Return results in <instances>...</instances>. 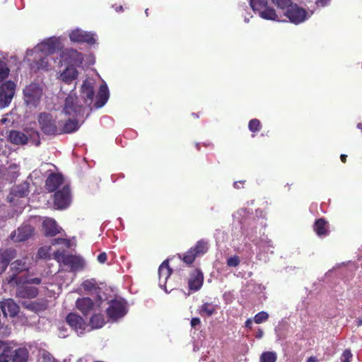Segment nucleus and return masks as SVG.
I'll return each mask as SVG.
<instances>
[{
  "label": "nucleus",
  "mask_w": 362,
  "mask_h": 362,
  "mask_svg": "<svg viewBox=\"0 0 362 362\" xmlns=\"http://www.w3.org/2000/svg\"><path fill=\"white\" fill-rule=\"evenodd\" d=\"M60 48L59 40L51 38L37 45L33 49L28 50L27 57L35 55V66L37 69L47 70L49 65V56Z\"/></svg>",
  "instance_id": "obj_1"
},
{
  "label": "nucleus",
  "mask_w": 362,
  "mask_h": 362,
  "mask_svg": "<svg viewBox=\"0 0 362 362\" xmlns=\"http://www.w3.org/2000/svg\"><path fill=\"white\" fill-rule=\"evenodd\" d=\"M39 127L47 135L59 134V119L49 112H41L37 117Z\"/></svg>",
  "instance_id": "obj_2"
},
{
  "label": "nucleus",
  "mask_w": 362,
  "mask_h": 362,
  "mask_svg": "<svg viewBox=\"0 0 362 362\" xmlns=\"http://www.w3.org/2000/svg\"><path fill=\"white\" fill-rule=\"evenodd\" d=\"M22 281L16 275H13L8 279V284L11 286H17L16 295L21 298H34L38 294V289L34 286L19 285Z\"/></svg>",
  "instance_id": "obj_3"
},
{
  "label": "nucleus",
  "mask_w": 362,
  "mask_h": 362,
  "mask_svg": "<svg viewBox=\"0 0 362 362\" xmlns=\"http://www.w3.org/2000/svg\"><path fill=\"white\" fill-rule=\"evenodd\" d=\"M83 107L78 103V98L74 93H70L65 99L64 107L61 116L79 117L81 115Z\"/></svg>",
  "instance_id": "obj_4"
},
{
  "label": "nucleus",
  "mask_w": 362,
  "mask_h": 362,
  "mask_svg": "<svg viewBox=\"0 0 362 362\" xmlns=\"http://www.w3.org/2000/svg\"><path fill=\"white\" fill-rule=\"evenodd\" d=\"M91 299L89 297H84L78 299L76 301V308L83 314L88 315L92 312L100 311V306L102 302V298L93 297Z\"/></svg>",
  "instance_id": "obj_5"
},
{
  "label": "nucleus",
  "mask_w": 362,
  "mask_h": 362,
  "mask_svg": "<svg viewBox=\"0 0 362 362\" xmlns=\"http://www.w3.org/2000/svg\"><path fill=\"white\" fill-rule=\"evenodd\" d=\"M24 99L28 105L36 107L42 95L41 87L37 83H31L23 90Z\"/></svg>",
  "instance_id": "obj_6"
},
{
  "label": "nucleus",
  "mask_w": 362,
  "mask_h": 362,
  "mask_svg": "<svg viewBox=\"0 0 362 362\" xmlns=\"http://www.w3.org/2000/svg\"><path fill=\"white\" fill-rule=\"evenodd\" d=\"M54 259L57 262H62L65 265L69 266L71 270H78L83 267V260L74 255H64L63 252L57 250L54 252Z\"/></svg>",
  "instance_id": "obj_7"
},
{
  "label": "nucleus",
  "mask_w": 362,
  "mask_h": 362,
  "mask_svg": "<svg viewBox=\"0 0 362 362\" xmlns=\"http://www.w3.org/2000/svg\"><path fill=\"white\" fill-rule=\"evenodd\" d=\"M71 197L68 185H64L54 194V206L59 209L66 208L71 203Z\"/></svg>",
  "instance_id": "obj_8"
},
{
  "label": "nucleus",
  "mask_w": 362,
  "mask_h": 362,
  "mask_svg": "<svg viewBox=\"0 0 362 362\" xmlns=\"http://www.w3.org/2000/svg\"><path fill=\"white\" fill-rule=\"evenodd\" d=\"M16 84L12 81H7L0 87V108L8 106L15 94Z\"/></svg>",
  "instance_id": "obj_9"
},
{
  "label": "nucleus",
  "mask_w": 362,
  "mask_h": 362,
  "mask_svg": "<svg viewBox=\"0 0 362 362\" xmlns=\"http://www.w3.org/2000/svg\"><path fill=\"white\" fill-rule=\"evenodd\" d=\"M28 188L29 185L27 182L13 187L7 196L8 202L14 205H18L20 199L25 198L28 195Z\"/></svg>",
  "instance_id": "obj_10"
},
{
  "label": "nucleus",
  "mask_w": 362,
  "mask_h": 362,
  "mask_svg": "<svg viewBox=\"0 0 362 362\" xmlns=\"http://www.w3.org/2000/svg\"><path fill=\"white\" fill-rule=\"evenodd\" d=\"M78 117L62 116V118L59 119V134L72 133L76 131L80 127Z\"/></svg>",
  "instance_id": "obj_11"
},
{
  "label": "nucleus",
  "mask_w": 362,
  "mask_h": 362,
  "mask_svg": "<svg viewBox=\"0 0 362 362\" xmlns=\"http://www.w3.org/2000/svg\"><path fill=\"white\" fill-rule=\"evenodd\" d=\"M285 16L289 21L295 24H299L305 21L307 13L305 9L299 7L296 4H291L285 13Z\"/></svg>",
  "instance_id": "obj_12"
},
{
  "label": "nucleus",
  "mask_w": 362,
  "mask_h": 362,
  "mask_svg": "<svg viewBox=\"0 0 362 362\" xmlns=\"http://www.w3.org/2000/svg\"><path fill=\"white\" fill-rule=\"evenodd\" d=\"M107 313L110 318L113 320L124 317L127 313L125 303L120 300H112L107 308Z\"/></svg>",
  "instance_id": "obj_13"
},
{
  "label": "nucleus",
  "mask_w": 362,
  "mask_h": 362,
  "mask_svg": "<svg viewBox=\"0 0 362 362\" xmlns=\"http://www.w3.org/2000/svg\"><path fill=\"white\" fill-rule=\"evenodd\" d=\"M0 308L4 317H16L19 311V305L11 298L5 299L0 302Z\"/></svg>",
  "instance_id": "obj_14"
},
{
  "label": "nucleus",
  "mask_w": 362,
  "mask_h": 362,
  "mask_svg": "<svg viewBox=\"0 0 362 362\" xmlns=\"http://www.w3.org/2000/svg\"><path fill=\"white\" fill-rule=\"evenodd\" d=\"M94 80L92 78H87L83 81L81 86V94L84 99V102L90 105L93 103L94 97Z\"/></svg>",
  "instance_id": "obj_15"
},
{
  "label": "nucleus",
  "mask_w": 362,
  "mask_h": 362,
  "mask_svg": "<svg viewBox=\"0 0 362 362\" xmlns=\"http://www.w3.org/2000/svg\"><path fill=\"white\" fill-rule=\"evenodd\" d=\"M69 37L71 40L73 42H87L88 44H94L95 42L93 34L80 29L73 30L70 33Z\"/></svg>",
  "instance_id": "obj_16"
},
{
  "label": "nucleus",
  "mask_w": 362,
  "mask_h": 362,
  "mask_svg": "<svg viewBox=\"0 0 362 362\" xmlns=\"http://www.w3.org/2000/svg\"><path fill=\"white\" fill-rule=\"evenodd\" d=\"M33 231V229L31 226L24 225L13 232L11 235V238L14 242L25 241L32 235Z\"/></svg>",
  "instance_id": "obj_17"
},
{
  "label": "nucleus",
  "mask_w": 362,
  "mask_h": 362,
  "mask_svg": "<svg viewBox=\"0 0 362 362\" xmlns=\"http://www.w3.org/2000/svg\"><path fill=\"white\" fill-rule=\"evenodd\" d=\"M66 322L76 332L82 334L85 329L86 324L83 318L77 314L70 313L66 317Z\"/></svg>",
  "instance_id": "obj_18"
},
{
  "label": "nucleus",
  "mask_w": 362,
  "mask_h": 362,
  "mask_svg": "<svg viewBox=\"0 0 362 362\" xmlns=\"http://www.w3.org/2000/svg\"><path fill=\"white\" fill-rule=\"evenodd\" d=\"M16 252L15 250L9 248L4 250H0V274L5 272L9 262L16 257Z\"/></svg>",
  "instance_id": "obj_19"
},
{
  "label": "nucleus",
  "mask_w": 362,
  "mask_h": 362,
  "mask_svg": "<svg viewBox=\"0 0 362 362\" xmlns=\"http://www.w3.org/2000/svg\"><path fill=\"white\" fill-rule=\"evenodd\" d=\"M64 178L62 175L57 173L51 174L47 179L45 183L46 189L52 192L64 186Z\"/></svg>",
  "instance_id": "obj_20"
},
{
  "label": "nucleus",
  "mask_w": 362,
  "mask_h": 362,
  "mask_svg": "<svg viewBox=\"0 0 362 362\" xmlns=\"http://www.w3.org/2000/svg\"><path fill=\"white\" fill-rule=\"evenodd\" d=\"M62 58L64 61H67L69 64L72 65L81 64L83 62L82 54L72 49L63 52Z\"/></svg>",
  "instance_id": "obj_21"
},
{
  "label": "nucleus",
  "mask_w": 362,
  "mask_h": 362,
  "mask_svg": "<svg viewBox=\"0 0 362 362\" xmlns=\"http://www.w3.org/2000/svg\"><path fill=\"white\" fill-rule=\"evenodd\" d=\"M42 228L47 236H54L60 233L59 228L56 221L52 218H46L43 221Z\"/></svg>",
  "instance_id": "obj_22"
},
{
  "label": "nucleus",
  "mask_w": 362,
  "mask_h": 362,
  "mask_svg": "<svg viewBox=\"0 0 362 362\" xmlns=\"http://www.w3.org/2000/svg\"><path fill=\"white\" fill-rule=\"evenodd\" d=\"M109 98L108 88L106 84L100 87L99 92L96 96V102L94 104L95 108H100L105 105Z\"/></svg>",
  "instance_id": "obj_23"
},
{
  "label": "nucleus",
  "mask_w": 362,
  "mask_h": 362,
  "mask_svg": "<svg viewBox=\"0 0 362 362\" xmlns=\"http://www.w3.org/2000/svg\"><path fill=\"white\" fill-rule=\"evenodd\" d=\"M171 274V269L168 265V260L164 261L158 269L159 284L160 286L166 284L167 279Z\"/></svg>",
  "instance_id": "obj_24"
},
{
  "label": "nucleus",
  "mask_w": 362,
  "mask_h": 362,
  "mask_svg": "<svg viewBox=\"0 0 362 362\" xmlns=\"http://www.w3.org/2000/svg\"><path fill=\"white\" fill-rule=\"evenodd\" d=\"M85 291H89L90 294L95 298H102L101 289L97 286L95 281L93 279L86 280L82 284Z\"/></svg>",
  "instance_id": "obj_25"
},
{
  "label": "nucleus",
  "mask_w": 362,
  "mask_h": 362,
  "mask_svg": "<svg viewBox=\"0 0 362 362\" xmlns=\"http://www.w3.org/2000/svg\"><path fill=\"white\" fill-rule=\"evenodd\" d=\"M30 259L28 257H24L22 259H18L14 261L11 264V269L15 272H21L27 270L29 268Z\"/></svg>",
  "instance_id": "obj_26"
},
{
  "label": "nucleus",
  "mask_w": 362,
  "mask_h": 362,
  "mask_svg": "<svg viewBox=\"0 0 362 362\" xmlns=\"http://www.w3.org/2000/svg\"><path fill=\"white\" fill-rule=\"evenodd\" d=\"M9 139L11 143L17 145L25 144L27 143L28 137L26 135L18 131H11Z\"/></svg>",
  "instance_id": "obj_27"
},
{
  "label": "nucleus",
  "mask_w": 362,
  "mask_h": 362,
  "mask_svg": "<svg viewBox=\"0 0 362 362\" xmlns=\"http://www.w3.org/2000/svg\"><path fill=\"white\" fill-rule=\"evenodd\" d=\"M77 71L76 69L73 66H69L67 67L62 74H61V78L63 81L65 83H69L72 81H74L76 76H77Z\"/></svg>",
  "instance_id": "obj_28"
},
{
  "label": "nucleus",
  "mask_w": 362,
  "mask_h": 362,
  "mask_svg": "<svg viewBox=\"0 0 362 362\" xmlns=\"http://www.w3.org/2000/svg\"><path fill=\"white\" fill-rule=\"evenodd\" d=\"M204 276L202 273L197 272V274L189 280V287L190 290L198 291L202 286Z\"/></svg>",
  "instance_id": "obj_29"
},
{
  "label": "nucleus",
  "mask_w": 362,
  "mask_h": 362,
  "mask_svg": "<svg viewBox=\"0 0 362 362\" xmlns=\"http://www.w3.org/2000/svg\"><path fill=\"white\" fill-rule=\"evenodd\" d=\"M23 305L27 309L35 312L43 311L47 308V303L45 300L34 301L28 303H23Z\"/></svg>",
  "instance_id": "obj_30"
},
{
  "label": "nucleus",
  "mask_w": 362,
  "mask_h": 362,
  "mask_svg": "<svg viewBox=\"0 0 362 362\" xmlns=\"http://www.w3.org/2000/svg\"><path fill=\"white\" fill-rule=\"evenodd\" d=\"M100 311L93 312V315L90 320V323L93 329L101 328L105 325L104 317L100 314Z\"/></svg>",
  "instance_id": "obj_31"
},
{
  "label": "nucleus",
  "mask_w": 362,
  "mask_h": 362,
  "mask_svg": "<svg viewBox=\"0 0 362 362\" xmlns=\"http://www.w3.org/2000/svg\"><path fill=\"white\" fill-rule=\"evenodd\" d=\"M259 16L261 18L266 20H272L279 21V18L278 15L276 14L275 10L274 8L266 7L263 10L259 12Z\"/></svg>",
  "instance_id": "obj_32"
},
{
  "label": "nucleus",
  "mask_w": 362,
  "mask_h": 362,
  "mask_svg": "<svg viewBox=\"0 0 362 362\" xmlns=\"http://www.w3.org/2000/svg\"><path fill=\"white\" fill-rule=\"evenodd\" d=\"M28 358V352L25 349H18L14 351L12 356V362H26Z\"/></svg>",
  "instance_id": "obj_33"
},
{
  "label": "nucleus",
  "mask_w": 362,
  "mask_h": 362,
  "mask_svg": "<svg viewBox=\"0 0 362 362\" xmlns=\"http://www.w3.org/2000/svg\"><path fill=\"white\" fill-rule=\"evenodd\" d=\"M217 308L218 306L216 305L205 303L201 306L199 309V313L201 315L206 314L208 316H211L215 313Z\"/></svg>",
  "instance_id": "obj_34"
},
{
  "label": "nucleus",
  "mask_w": 362,
  "mask_h": 362,
  "mask_svg": "<svg viewBox=\"0 0 362 362\" xmlns=\"http://www.w3.org/2000/svg\"><path fill=\"white\" fill-rule=\"evenodd\" d=\"M208 243L207 242L201 240L197 242V245L194 247H192L194 252L197 254V256L202 255L206 253L208 250Z\"/></svg>",
  "instance_id": "obj_35"
},
{
  "label": "nucleus",
  "mask_w": 362,
  "mask_h": 362,
  "mask_svg": "<svg viewBox=\"0 0 362 362\" xmlns=\"http://www.w3.org/2000/svg\"><path fill=\"white\" fill-rule=\"evenodd\" d=\"M267 0H250V6L254 11L260 12L267 7Z\"/></svg>",
  "instance_id": "obj_36"
},
{
  "label": "nucleus",
  "mask_w": 362,
  "mask_h": 362,
  "mask_svg": "<svg viewBox=\"0 0 362 362\" xmlns=\"http://www.w3.org/2000/svg\"><path fill=\"white\" fill-rule=\"evenodd\" d=\"M326 222L325 220L320 218L316 221L315 223V230L317 235H322L326 234V228H325Z\"/></svg>",
  "instance_id": "obj_37"
},
{
  "label": "nucleus",
  "mask_w": 362,
  "mask_h": 362,
  "mask_svg": "<svg viewBox=\"0 0 362 362\" xmlns=\"http://www.w3.org/2000/svg\"><path fill=\"white\" fill-rule=\"evenodd\" d=\"M277 358L274 352L267 351L263 353L260 357V362H276Z\"/></svg>",
  "instance_id": "obj_38"
},
{
  "label": "nucleus",
  "mask_w": 362,
  "mask_h": 362,
  "mask_svg": "<svg viewBox=\"0 0 362 362\" xmlns=\"http://www.w3.org/2000/svg\"><path fill=\"white\" fill-rule=\"evenodd\" d=\"M9 72L10 70L7 66L6 62L2 60H0V83H1L8 77Z\"/></svg>",
  "instance_id": "obj_39"
},
{
  "label": "nucleus",
  "mask_w": 362,
  "mask_h": 362,
  "mask_svg": "<svg viewBox=\"0 0 362 362\" xmlns=\"http://www.w3.org/2000/svg\"><path fill=\"white\" fill-rule=\"evenodd\" d=\"M196 257H197V254L194 252V250L191 248L183 257V261L188 264H192Z\"/></svg>",
  "instance_id": "obj_40"
},
{
  "label": "nucleus",
  "mask_w": 362,
  "mask_h": 362,
  "mask_svg": "<svg viewBox=\"0 0 362 362\" xmlns=\"http://www.w3.org/2000/svg\"><path fill=\"white\" fill-rule=\"evenodd\" d=\"M281 9L288 8L291 4V0H272Z\"/></svg>",
  "instance_id": "obj_41"
},
{
  "label": "nucleus",
  "mask_w": 362,
  "mask_h": 362,
  "mask_svg": "<svg viewBox=\"0 0 362 362\" xmlns=\"http://www.w3.org/2000/svg\"><path fill=\"white\" fill-rule=\"evenodd\" d=\"M269 317V315L264 311L258 313L254 317V321L257 324H260L264 321H266Z\"/></svg>",
  "instance_id": "obj_42"
},
{
  "label": "nucleus",
  "mask_w": 362,
  "mask_h": 362,
  "mask_svg": "<svg viewBox=\"0 0 362 362\" xmlns=\"http://www.w3.org/2000/svg\"><path fill=\"white\" fill-rule=\"evenodd\" d=\"M353 357V354L350 349H345L342 353L340 361L341 362H351Z\"/></svg>",
  "instance_id": "obj_43"
},
{
  "label": "nucleus",
  "mask_w": 362,
  "mask_h": 362,
  "mask_svg": "<svg viewBox=\"0 0 362 362\" xmlns=\"http://www.w3.org/2000/svg\"><path fill=\"white\" fill-rule=\"evenodd\" d=\"M52 245H64L67 248L71 247L70 240L65 238H55L52 240Z\"/></svg>",
  "instance_id": "obj_44"
},
{
  "label": "nucleus",
  "mask_w": 362,
  "mask_h": 362,
  "mask_svg": "<svg viewBox=\"0 0 362 362\" xmlns=\"http://www.w3.org/2000/svg\"><path fill=\"white\" fill-rule=\"evenodd\" d=\"M260 122L257 119H253L249 122V129L252 132H256L259 129Z\"/></svg>",
  "instance_id": "obj_45"
},
{
  "label": "nucleus",
  "mask_w": 362,
  "mask_h": 362,
  "mask_svg": "<svg viewBox=\"0 0 362 362\" xmlns=\"http://www.w3.org/2000/svg\"><path fill=\"white\" fill-rule=\"evenodd\" d=\"M240 264V259L238 256H233L228 259L227 264L229 267H237Z\"/></svg>",
  "instance_id": "obj_46"
},
{
  "label": "nucleus",
  "mask_w": 362,
  "mask_h": 362,
  "mask_svg": "<svg viewBox=\"0 0 362 362\" xmlns=\"http://www.w3.org/2000/svg\"><path fill=\"white\" fill-rule=\"evenodd\" d=\"M42 357L43 359L42 362H52V361H53V358L51 356V354L47 352H45V351H44L42 354Z\"/></svg>",
  "instance_id": "obj_47"
},
{
  "label": "nucleus",
  "mask_w": 362,
  "mask_h": 362,
  "mask_svg": "<svg viewBox=\"0 0 362 362\" xmlns=\"http://www.w3.org/2000/svg\"><path fill=\"white\" fill-rule=\"evenodd\" d=\"M50 250V247L49 248H44V247H41L39 250H38V255L40 258H46L47 256V253H48V250Z\"/></svg>",
  "instance_id": "obj_48"
},
{
  "label": "nucleus",
  "mask_w": 362,
  "mask_h": 362,
  "mask_svg": "<svg viewBox=\"0 0 362 362\" xmlns=\"http://www.w3.org/2000/svg\"><path fill=\"white\" fill-rule=\"evenodd\" d=\"M25 282L29 284H40L41 283V279L40 278H29L25 280Z\"/></svg>",
  "instance_id": "obj_49"
},
{
  "label": "nucleus",
  "mask_w": 362,
  "mask_h": 362,
  "mask_svg": "<svg viewBox=\"0 0 362 362\" xmlns=\"http://www.w3.org/2000/svg\"><path fill=\"white\" fill-rule=\"evenodd\" d=\"M98 260L100 263H104L107 260V255L105 252L100 253L98 256Z\"/></svg>",
  "instance_id": "obj_50"
},
{
  "label": "nucleus",
  "mask_w": 362,
  "mask_h": 362,
  "mask_svg": "<svg viewBox=\"0 0 362 362\" xmlns=\"http://www.w3.org/2000/svg\"><path fill=\"white\" fill-rule=\"evenodd\" d=\"M11 360V358L8 355L3 353L0 355V362H8Z\"/></svg>",
  "instance_id": "obj_51"
},
{
  "label": "nucleus",
  "mask_w": 362,
  "mask_h": 362,
  "mask_svg": "<svg viewBox=\"0 0 362 362\" xmlns=\"http://www.w3.org/2000/svg\"><path fill=\"white\" fill-rule=\"evenodd\" d=\"M200 324V320L198 317H194L191 320V326L195 327L197 325Z\"/></svg>",
  "instance_id": "obj_52"
},
{
  "label": "nucleus",
  "mask_w": 362,
  "mask_h": 362,
  "mask_svg": "<svg viewBox=\"0 0 362 362\" xmlns=\"http://www.w3.org/2000/svg\"><path fill=\"white\" fill-rule=\"evenodd\" d=\"M264 335V332L262 329H259L257 332H256L255 337L257 339H261Z\"/></svg>",
  "instance_id": "obj_53"
},
{
  "label": "nucleus",
  "mask_w": 362,
  "mask_h": 362,
  "mask_svg": "<svg viewBox=\"0 0 362 362\" xmlns=\"http://www.w3.org/2000/svg\"><path fill=\"white\" fill-rule=\"evenodd\" d=\"M329 0H317L316 4L320 6H325Z\"/></svg>",
  "instance_id": "obj_54"
},
{
  "label": "nucleus",
  "mask_w": 362,
  "mask_h": 362,
  "mask_svg": "<svg viewBox=\"0 0 362 362\" xmlns=\"http://www.w3.org/2000/svg\"><path fill=\"white\" fill-rule=\"evenodd\" d=\"M252 324V320L251 319H248L245 322V327H248V328H251Z\"/></svg>",
  "instance_id": "obj_55"
},
{
  "label": "nucleus",
  "mask_w": 362,
  "mask_h": 362,
  "mask_svg": "<svg viewBox=\"0 0 362 362\" xmlns=\"http://www.w3.org/2000/svg\"><path fill=\"white\" fill-rule=\"evenodd\" d=\"M317 359L315 357H313V356H310L308 359V362H317Z\"/></svg>",
  "instance_id": "obj_56"
},
{
  "label": "nucleus",
  "mask_w": 362,
  "mask_h": 362,
  "mask_svg": "<svg viewBox=\"0 0 362 362\" xmlns=\"http://www.w3.org/2000/svg\"><path fill=\"white\" fill-rule=\"evenodd\" d=\"M340 158H341V160L343 163H345V162H346V155L341 154V156H340Z\"/></svg>",
  "instance_id": "obj_57"
},
{
  "label": "nucleus",
  "mask_w": 362,
  "mask_h": 362,
  "mask_svg": "<svg viewBox=\"0 0 362 362\" xmlns=\"http://www.w3.org/2000/svg\"><path fill=\"white\" fill-rule=\"evenodd\" d=\"M241 183H242L241 182H234V187L237 189H239L240 187L239 184H241Z\"/></svg>",
  "instance_id": "obj_58"
},
{
  "label": "nucleus",
  "mask_w": 362,
  "mask_h": 362,
  "mask_svg": "<svg viewBox=\"0 0 362 362\" xmlns=\"http://www.w3.org/2000/svg\"><path fill=\"white\" fill-rule=\"evenodd\" d=\"M357 323H358V326H361L362 325V320H358L357 321Z\"/></svg>",
  "instance_id": "obj_59"
},
{
  "label": "nucleus",
  "mask_w": 362,
  "mask_h": 362,
  "mask_svg": "<svg viewBox=\"0 0 362 362\" xmlns=\"http://www.w3.org/2000/svg\"><path fill=\"white\" fill-rule=\"evenodd\" d=\"M357 127L362 130V124L361 123H358V125H357Z\"/></svg>",
  "instance_id": "obj_60"
},
{
  "label": "nucleus",
  "mask_w": 362,
  "mask_h": 362,
  "mask_svg": "<svg viewBox=\"0 0 362 362\" xmlns=\"http://www.w3.org/2000/svg\"><path fill=\"white\" fill-rule=\"evenodd\" d=\"M6 122V119H4H4H1V122H2L3 124H4V123H5Z\"/></svg>",
  "instance_id": "obj_61"
},
{
  "label": "nucleus",
  "mask_w": 362,
  "mask_h": 362,
  "mask_svg": "<svg viewBox=\"0 0 362 362\" xmlns=\"http://www.w3.org/2000/svg\"><path fill=\"white\" fill-rule=\"evenodd\" d=\"M3 346V341H0V349L2 348Z\"/></svg>",
  "instance_id": "obj_62"
},
{
  "label": "nucleus",
  "mask_w": 362,
  "mask_h": 362,
  "mask_svg": "<svg viewBox=\"0 0 362 362\" xmlns=\"http://www.w3.org/2000/svg\"><path fill=\"white\" fill-rule=\"evenodd\" d=\"M148 8H147V9H146V11H145V13H146V14L147 16H148Z\"/></svg>",
  "instance_id": "obj_63"
},
{
  "label": "nucleus",
  "mask_w": 362,
  "mask_h": 362,
  "mask_svg": "<svg viewBox=\"0 0 362 362\" xmlns=\"http://www.w3.org/2000/svg\"><path fill=\"white\" fill-rule=\"evenodd\" d=\"M119 11H122V6H120V7L119 8Z\"/></svg>",
  "instance_id": "obj_64"
}]
</instances>
